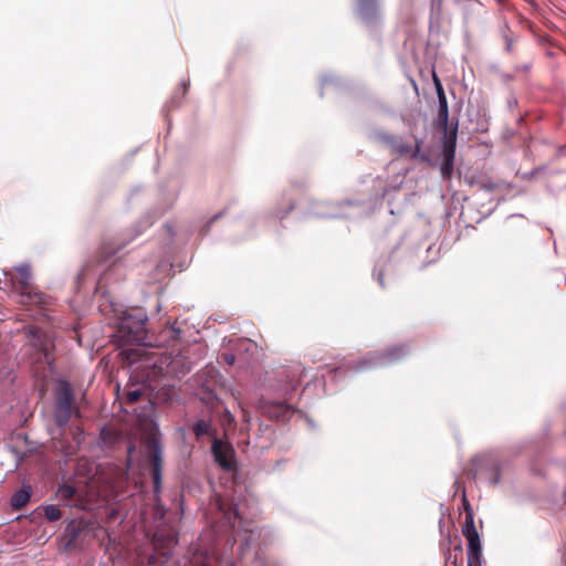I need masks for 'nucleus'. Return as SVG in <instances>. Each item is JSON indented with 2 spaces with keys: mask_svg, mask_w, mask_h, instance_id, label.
Segmentation results:
<instances>
[{
  "mask_svg": "<svg viewBox=\"0 0 566 566\" xmlns=\"http://www.w3.org/2000/svg\"><path fill=\"white\" fill-rule=\"evenodd\" d=\"M146 316L134 319L133 316L125 317L118 327L117 337L123 345H151V340L146 328Z\"/></svg>",
  "mask_w": 566,
  "mask_h": 566,
  "instance_id": "f257e3e1",
  "label": "nucleus"
},
{
  "mask_svg": "<svg viewBox=\"0 0 566 566\" xmlns=\"http://www.w3.org/2000/svg\"><path fill=\"white\" fill-rule=\"evenodd\" d=\"M73 415L78 416L80 411L74 406V392L71 385L61 380L55 390L54 420L55 423L65 427Z\"/></svg>",
  "mask_w": 566,
  "mask_h": 566,
  "instance_id": "f03ea898",
  "label": "nucleus"
},
{
  "mask_svg": "<svg viewBox=\"0 0 566 566\" xmlns=\"http://www.w3.org/2000/svg\"><path fill=\"white\" fill-rule=\"evenodd\" d=\"M442 135V163H441V175L443 179H450L453 175V166L455 158L457 136H458V124L451 128L441 129Z\"/></svg>",
  "mask_w": 566,
  "mask_h": 566,
  "instance_id": "7ed1b4c3",
  "label": "nucleus"
},
{
  "mask_svg": "<svg viewBox=\"0 0 566 566\" xmlns=\"http://www.w3.org/2000/svg\"><path fill=\"white\" fill-rule=\"evenodd\" d=\"M15 271L14 280L21 291L22 303L41 304L43 302V294L33 291L29 266L22 265L17 268Z\"/></svg>",
  "mask_w": 566,
  "mask_h": 566,
  "instance_id": "20e7f679",
  "label": "nucleus"
},
{
  "mask_svg": "<svg viewBox=\"0 0 566 566\" xmlns=\"http://www.w3.org/2000/svg\"><path fill=\"white\" fill-rule=\"evenodd\" d=\"M211 451L214 461L222 470L232 472L237 469L235 452L231 444L223 442L220 439H214Z\"/></svg>",
  "mask_w": 566,
  "mask_h": 566,
  "instance_id": "39448f33",
  "label": "nucleus"
},
{
  "mask_svg": "<svg viewBox=\"0 0 566 566\" xmlns=\"http://www.w3.org/2000/svg\"><path fill=\"white\" fill-rule=\"evenodd\" d=\"M29 333L32 335L33 346L40 352V354L43 356L44 361L48 364L49 368H53L54 363V343L53 339L46 335L41 328L39 327H30Z\"/></svg>",
  "mask_w": 566,
  "mask_h": 566,
  "instance_id": "423d86ee",
  "label": "nucleus"
},
{
  "mask_svg": "<svg viewBox=\"0 0 566 566\" xmlns=\"http://www.w3.org/2000/svg\"><path fill=\"white\" fill-rule=\"evenodd\" d=\"M259 410L262 415L275 420H286L291 417V408L283 402L260 401Z\"/></svg>",
  "mask_w": 566,
  "mask_h": 566,
  "instance_id": "0eeeda50",
  "label": "nucleus"
},
{
  "mask_svg": "<svg viewBox=\"0 0 566 566\" xmlns=\"http://www.w3.org/2000/svg\"><path fill=\"white\" fill-rule=\"evenodd\" d=\"M463 536L468 541V566H481L482 545L478 531L465 533Z\"/></svg>",
  "mask_w": 566,
  "mask_h": 566,
  "instance_id": "6e6552de",
  "label": "nucleus"
},
{
  "mask_svg": "<svg viewBox=\"0 0 566 566\" xmlns=\"http://www.w3.org/2000/svg\"><path fill=\"white\" fill-rule=\"evenodd\" d=\"M149 458H150V462H151V467H153L151 476H153L154 485H155V489L158 490L160 488V483H161L163 459H161V448L158 444V442H156V441H153L149 444Z\"/></svg>",
  "mask_w": 566,
  "mask_h": 566,
  "instance_id": "1a4fd4ad",
  "label": "nucleus"
},
{
  "mask_svg": "<svg viewBox=\"0 0 566 566\" xmlns=\"http://www.w3.org/2000/svg\"><path fill=\"white\" fill-rule=\"evenodd\" d=\"M84 531V524L81 521H71L64 532V551L71 552L76 548V542L82 532Z\"/></svg>",
  "mask_w": 566,
  "mask_h": 566,
  "instance_id": "9d476101",
  "label": "nucleus"
},
{
  "mask_svg": "<svg viewBox=\"0 0 566 566\" xmlns=\"http://www.w3.org/2000/svg\"><path fill=\"white\" fill-rule=\"evenodd\" d=\"M358 15L366 22H373L378 15V0H356Z\"/></svg>",
  "mask_w": 566,
  "mask_h": 566,
  "instance_id": "9b49d317",
  "label": "nucleus"
},
{
  "mask_svg": "<svg viewBox=\"0 0 566 566\" xmlns=\"http://www.w3.org/2000/svg\"><path fill=\"white\" fill-rule=\"evenodd\" d=\"M421 145H422V143L419 139H416L415 146L399 142L395 145V150L400 156H410L411 158H418L421 160H426L427 159L426 156L423 154H421Z\"/></svg>",
  "mask_w": 566,
  "mask_h": 566,
  "instance_id": "f8f14e48",
  "label": "nucleus"
},
{
  "mask_svg": "<svg viewBox=\"0 0 566 566\" xmlns=\"http://www.w3.org/2000/svg\"><path fill=\"white\" fill-rule=\"evenodd\" d=\"M408 354V348L405 345L392 346L387 348L382 354V359L387 363H394L403 358Z\"/></svg>",
  "mask_w": 566,
  "mask_h": 566,
  "instance_id": "ddd939ff",
  "label": "nucleus"
},
{
  "mask_svg": "<svg viewBox=\"0 0 566 566\" xmlns=\"http://www.w3.org/2000/svg\"><path fill=\"white\" fill-rule=\"evenodd\" d=\"M120 355L128 365L136 364L143 360L147 355V350L144 347L124 349Z\"/></svg>",
  "mask_w": 566,
  "mask_h": 566,
  "instance_id": "4468645a",
  "label": "nucleus"
},
{
  "mask_svg": "<svg viewBox=\"0 0 566 566\" xmlns=\"http://www.w3.org/2000/svg\"><path fill=\"white\" fill-rule=\"evenodd\" d=\"M30 499L31 491L28 489H21L13 494L11 505L13 509L20 510L29 503Z\"/></svg>",
  "mask_w": 566,
  "mask_h": 566,
  "instance_id": "2eb2a0df",
  "label": "nucleus"
},
{
  "mask_svg": "<svg viewBox=\"0 0 566 566\" xmlns=\"http://www.w3.org/2000/svg\"><path fill=\"white\" fill-rule=\"evenodd\" d=\"M44 516L50 522H55L61 518V510L56 505H46L43 507Z\"/></svg>",
  "mask_w": 566,
  "mask_h": 566,
  "instance_id": "dca6fc26",
  "label": "nucleus"
},
{
  "mask_svg": "<svg viewBox=\"0 0 566 566\" xmlns=\"http://www.w3.org/2000/svg\"><path fill=\"white\" fill-rule=\"evenodd\" d=\"M476 527L474 525V516L472 510H468V514H465L464 524L462 526V534L475 532Z\"/></svg>",
  "mask_w": 566,
  "mask_h": 566,
  "instance_id": "f3484780",
  "label": "nucleus"
},
{
  "mask_svg": "<svg viewBox=\"0 0 566 566\" xmlns=\"http://www.w3.org/2000/svg\"><path fill=\"white\" fill-rule=\"evenodd\" d=\"M209 430H210V424L206 420H198L193 424V432L198 438H200L205 434H208Z\"/></svg>",
  "mask_w": 566,
  "mask_h": 566,
  "instance_id": "a211bd4d",
  "label": "nucleus"
},
{
  "mask_svg": "<svg viewBox=\"0 0 566 566\" xmlns=\"http://www.w3.org/2000/svg\"><path fill=\"white\" fill-rule=\"evenodd\" d=\"M437 122H438L439 129L451 128V126H449V111H443V112L438 111Z\"/></svg>",
  "mask_w": 566,
  "mask_h": 566,
  "instance_id": "6ab92c4d",
  "label": "nucleus"
},
{
  "mask_svg": "<svg viewBox=\"0 0 566 566\" xmlns=\"http://www.w3.org/2000/svg\"><path fill=\"white\" fill-rule=\"evenodd\" d=\"M143 396V390L140 388L129 389L126 392V401L128 403L137 402Z\"/></svg>",
  "mask_w": 566,
  "mask_h": 566,
  "instance_id": "aec40b11",
  "label": "nucleus"
},
{
  "mask_svg": "<svg viewBox=\"0 0 566 566\" xmlns=\"http://www.w3.org/2000/svg\"><path fill=\"white\" fill-rule=\"evenodd\" d=\"M59 494L62 499L70 500L75 495V488L64 484L59 489Z\"/></svg>",
  "mask_w": 566,
  "mask_h": 566,
  "instance_id": "412c9836",
  "label": "nucleus"
},
{
  "mask_svg": "<svg viewBox=\"0 0 566 566\" xmlns=\"http://www.w3.org/2000/svg\"><path fill=\"white\" fill-rule=\"evenodd\" d=\"M433 81H434V86L437 90L438 97L446 96L442 84L436 74H433Z\"/></svg>",
  "mask_w": 566,
  "mask_h": 566,
  "instance_id": "4be33fe9",
  "label": "nucleus"
},
{
  "mask_svg": "<svg viewBox=\"0 0 566 566\" xmlns=\"http://www.w3.org/2000/svg\"><path fill=\"white\" fill-rule=\"evenodd\" d=\"M439 112L449 111L446 96H439Z\"/></svg>",
  "mask_w": 566,
  "mask_h": 566,
  "instance_id": "5701e85b",
  "label": "nucleus"
},
{
  "mask_svg": "<svg viewBox=\"0 0 566 566\" xmlns=\"http://www.w3.org/2000/svg\"><path fill=\"white\" fill-rule=\"evenodd\" d=\"M178 364H179V358H175L170 361L168 367L170 368L171 371H177Z\"/></svg>",
  "mask_w": 566,
  "mask_h": 566,
  "instance_id": "b1692460",
  "label": "nucleus"
},
{
  "mask_svg": "<svg viewBox=\"0 0 566 566\" xmlns=\"http://www.w3.org/2000/svg\"><path fill=\"white\" fill-rule=\"evenodd\" d=\"M156 562H157L156 556L150 555V556L148 557L147 563H146V565H145V566H154V565L156 564Z\"/></svg>",
  "mask_w": 566,
  "mask_h": 566,
  "instance_id": "393cba45",
  "label": "nucleus"
},
{
  "mask_svg": "<svg viewBox=\"0 0 566 566\" xmlns=\"http://www.w3.org/2000/svg\"><path fill=\"white\" fill-rule=\"evenodd\" d=\"M463 506H464L465 514H468V510H472L469 501L465 497V495H463Z\"/></svg>",
  "mask_w": 566,
  "mask_h": 566,
  "instance_id": "a878e982",
  "label": "nucleus"
},
{
  "mask_svg": "<svg viewBox=\"0 0 566 566\" xmlns=\"http://www.w3.org/2000/svg\"><path fill=\"white\" fill-rule=\"evenodd\" d=\"M377 281L379 282L381 287L385 286V284H384V273L381 271L377 274Z\"/></svg>",
  "mask_w": 566,
  "mask_h": 566,
  "instance_id": "bb28decb",
  "label": "nucleus"
},
{
  "mask_svg": "<svg viewBox=\"0 0 566 566\" xmlns=\"http://www.w3.org/2000/svg\"><path fill=\"white\" fill-rule=\"evenodd\" d=\"M226 360H227V363H228V364L232 365V364H233V361H234V357H233V356H228V355H227V356H226Z\"/></svg>",
  "mask_w": 566,
  "mask_h": 566,
  "instance_id": "cd10ccee",
  "label": "nucleus"
},
{
  "mask_svg": "<svg viewBox=\"0 0 566 566\" xmlns=\"http://www.w3.org/2000/svg\"><path fill=\"white\" fill-rule=\"evenodd\" d=\"M190 369H191L190 363H188L187 366L182 368L181 373H184V374L188 373V371H190Z\"/></svg>",
  "mask_w": 566,
  "mask_h": 566,
  "instance_id": "c85d7f7f",
  "label": "nucleus"
},
{
  "mask_svg": "<svg viewBox=\"0 0 566 566\" xmlns=\"http://www.w3.org/2000/svg\"><path fill=\"white\" fill-rule=\"evenodd\" d=\"M202 566H210V559H206L203 563H202Z\"/></svg>",
  "mask_w": 566,
  "mask_h": 566,
  "instance_id": "c756f323",
  "label": "nucleus"
},
{
  "mask_svg": "<svg viewBox=\"0 0 566 566\" xmlns=\"http://www.w3.org/2000/svg\"><path fill=\"white\" fill-rule=\"evenodd\" d=\"M497 482H499V476H497V475H495V476H494V479L492 480V483H493V484H496Z\"/></svg>",
  "mask_w": 566,
  "mask_h": 566,
  "instance_id": "7c9ffc66",
  "label": "nucleus"
},
{
  "mask_svg": "<svg viewBox=\"0 0 566 566\" xmlns=\"http://www.w3.org/2000/svg\"><path fill=\"white\" fill-rule=\"evenodd\" d=\"M170 542H171V543H176V539H175V537H174V536H171V537H170L169 543H170Z\"/></svg>",
  "mask_w": 566,
  "mask_h": 566,
  "instance_id": "2f4dec72",
  "label": "nucleus"
},
{
  "mask_svg": "<svg viewBox=\"0 0 566 566\" xmlns=\"http://www.w3.org/2000/svg\"><path fill=\"white\" fill-rule=\"evenodd\" d=\"M324 368H326V369H328V370H331V371L333 370V369H331V368H329V366H328V365H325V366H324Z\"/></svg>",
  "mask_w": 566,
  "mask_h": 566,
  "instance_id": "473e14b6",
  "label": "nucleus"
},
{
  "mask_svg": "<svg viewBox=\"0 0 566 566\" xmlns=\"http://www.w3.org/2000/svg\"><path fill=\"white\" fill-rule=\"evenodd\" d=\"M137 566H145V565H137Z\"/></svg>",
  "mask_w": 566,
  "mask_h": 566,
  "instance_id": "72a5a7b5",
  "label": "nucleus"
}]
</instances>
